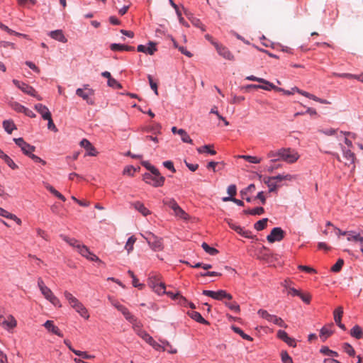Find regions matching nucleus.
<instances>
[{"instance_id": "052dcab7", "label": "nucleus", "mask_w": 363, "mask_h": 363, "mask_svg": "<svg viewBox=\"0 0 363 363\" xmlns=\"http://www.w3.org/2000/svg\"><path fill=\"white\" fill-rule=\"evenodd\" d=\"M225 305L234 312L238 313L240 311V306L236 302H225Z\"/></svg>"}, {"instance_id": "13d9d810", "label": "nucleus", "mask_w": 363, "mask_h": 363, "mask_svg": "<svg viewBox=\"0 0 363 363\" xmlns=\"http://www.w3.org/2000/svg\"><path fill=\"white\" fill-rule=\"evenodd\" d=\"M146 54L152 55L157 51L156 43L152 41L148 43V47L146 48Z\"/></svg>"}, {"instance_id": "f03ea898", "label": "nucleus", "mask_w": 363, "mask_h": 363, "mask_svg": "<svg viewBox=\"0 0 363 363\" xmlns=\"http://www.w3.org/2000/svg\"><path fill=\"white\" fill-rule=\"evenodd\" d=\"M162 203L173 211L174 215L176 217L183 220H187L189 218L188 214L179 206L174 199L165 198L162 200Z\"/></svg>"}, {"instance_id": "f8f14e48", "label": "nucleus", "mask_w": 363, "mask_h": 363, "mask_svg": "<svg viewBox=\"0 0 363 363\" xmlns=\"http://www.w3.org/2000/svg\"><path fill=\"white\" fill-rule=\"evenodd\" d=\"M77 249H78L79 253L82 256L86 257V259H89L91 261H99V262H101L99 258L96 255H95L94 253H92L86 245H77Z\"/></svg>"}, {"instance_id": "ea45409f", "label": "nucleus", "mask_w": 363, "mask_h": 363, "mask_svg": "<svg viewBox=\"0 0 363 363\" xmlns=\"http://www.w3.org/2000/svg\"><path fill=\"white\" fill-rule=\"evenodd\" d=\"M320 352L322 353L323 354L327 355V356H333V357L339 356V354L336 351L329 349V347L327 346H323L320 349Z\"/></svg>"}, {"instance_id": "f257e3e1", "label": "nucleus", "mask_w": 363, "mask_h": 363, "mask_svg": "<svg viewBox=\"0 0 363 363\" xmlns=\"http://www.w3.org/2000/svg\"><path fill=\"white\" fill-rule=\"evenodd\" d=\"M280 157L274 158L270 160L271 162L282 160L287 163L292 164L296 162L299 158L298 153L291 148H280L279 153Z\"/></svg>"}, {"instance_id": "bf43d9fd", "label": "nucleus", "mask_w": 363, "mask_h": 363, "mask_svg": "<svg viewBox=\"0 0 363 363\" xmlns=\"http://www.w3.org/2000/svg\"><path fill=\"white\" fill-rule=\"evenodd\" d=\"M210 113H212V114H215L217 116V117L218 118V119L221 120L223 121L225 125H229V123L228 121L224 118L223 117L218 111L217 110V107L216 106H213L211 111H210Z\"/></svg>"}, {"instance_id": "bb28decb", "label": "nucleus", "mask_w": 363, "mask_h": 363, "mask_svg": "<svg viewBox=\"0 0 363 363\" xmlns=\"http://www.w3.org/2000/svg\"><path fill=\"white\" fill-rule=\"evenodd\" d=\"M333 325V324L330 323L329 325L323 326L320 329V337L323 339V341H325V340L333 333V331L330 329Z\"/></svg>"}, {"instance_id": "9b49d317", "label": "nucleus", "mask_w": 363, "mask_h": 363, "mask_svg": "<svg viewBox=\"0 0 363 363\" xmlns=\"http://www.w3.org/2000/svg\"><path fill=\"white\" fill-rule=\"evenodd\" d=\"M41 294L43 295L45 298L49 301L52 305L57 307H61L60 300L54 295L52 291L48 286L43 287L42 289L40 290Z\"/></svg>"}, {"instance_id": "37998d69", "label": "nucleus", "mask_w": 363, "mask_h": 363, "mask_svg": "<svg viewBox=\"0 0 363 363\" xmlns=\"http://www.w3.org/2000/svg\"><path fill=\"white\" fill-rule=\"evenodd\" d=\"M267 221H268L267 218H262V219L257 221L254 224L255 229L257 230V231L262 230L263 229L265 228Z\"/></svg>"}, {"instance_id": "a19ab883", "label": "nucleus", "mask_w": 363, "mask_h": 363, "mask_svg": "<svg viewBox=\"0 0 363 363\" xmlns=\"http://www.w3.org/2000/svg\"><path fill=\"white\" fill-rule=\"evenodd\" d=\"M201 247L203 250L210 255H216L218 253V250L217 249L209 246L206 242H203Z\"/></svg>"}, {"instance_id": "8fccbe9b", "label": "nucleus", "mask_w": 363, "mask_h": 363, "mask_svg": "<svg viewBox=\"0 0 363 363\" xmlns=\"http://www.w3.org/2000/svg\"><path fill=\"white\" fill-rule=\"evenodd\" d=\"M342 349L349 356L354 357L355 355V351L350 344L345 342Z\"/></svg>"}, {"instance_id": "cd10ccee", "label": "nucleus", "mask_w": 363, "mask_h": 363, "mask_svg": "<svg viewBox=\"0 0 363 363\" xmlns=\"http://www.w3.org/2000/svg\"><path fill=\"white\" fill-rule=\"evenodd\" d=\"M255 189V185L254 184H250L247 187L243 189L240 191V195L243 199H245L247 202H252V199L251 197H245V195H247L248 193H252Z\"/></svg>"}, {"instance_id": "4468645a", "label": "nucleus", "mask_w": 363, "mask_h": 363, "mask_svg": "<svg viewBox=\"0 0 363 363\" xmlns=\"http://www.w3.org/2000/svg\"><path fill=\"white\" fill-rule=\"evenodd\" d=\"M212 43L215 46L219 55L222 56L223 58L228 60H234L233 55L230 52V51L226 47L219 45L217 43L212 42Z\"/></svg>"}, {"instance_id": "473e14b6", "label": "nucleus", "mask_w": 363, "mask_h": 363, "mask_svg": "<svg viewBox=\"0 0 363 363\" xmlns=\"http://www.w3.org/2000/svg\"><path fill=\"white\" fill-rule=\"evenodd\" d=\"M77 313H78L82 318L85 319H89V314L87 309L84 307V306L81 303L78 306L74 309Z\"/></svg>"}, {"instance_id": "6e6d98bb", "label": "nucleus", "mask_w": 363, "mask_h": 363, "mask_svg": "<svg viewBox=\"0 0 363 363\" xmlns=\"http://www.w3.org/2000/svg\"><path fill=\"white\" fill-rule=\"evenodd\" d=\"M136 239L134 236H130L127 242H126V244L125 245V248L126 249V250L128 251V252L129 253L130 251L133 250V245L135 242Z\"/></svg>"}, {"instance_id": "58836bf2", "label": "nucleus", "mask_w": 363, "mask_h": 363, "mask_svg": "<svg viewBox=\"0 0 363 363\" xmlns=\"http://www.w3.org/2000/svg\"><path fill=\"white\" fill-rule=\"evenodd\" d=\"M60 236L64 241H65L67 243H68L70 246L73 247L77 248V245H80L79 241L75 238H70L67 235L62 234H61Z\"/></svg>"}, {"instance_id": "393cba45", "label": "nucleus", "mask_w": 363, "mask_h": 363, "mask_svg": "<svg viewBox=\"0 0 363 363\" xmlns=\"http://www.w3.org/2000/svg\"><path fill=\"white\" fill-rule=\"evenodd\" d=\"M188 315L193 320H194L195 321H196L199 323L204 324V325H209V322L208 320H205L202 317V315H201V313L199 312L193 311L189 312Z\"/></svg>"}, {"instance_id": "de8ad7c7", "label": "nucleus", "mask_w": 363, "mask_h": 363, "mask_svg": "<svg viewBox=\"0 0 363 363\" xmlns=\"http://www.w3.org/2000/svg\"><path fill=\"white\" fill-rule=\"evenodd\" d=\"M1 159L12 169H16L18 168V166L15 164V162L13 161V160L9 156H8L6 154L3 155V157Z\"/></svg>"}, {"instance_id": "0e129e2a", "label": "nucleus", "mask_w": 363, "mask_h": 363, "mask_svg": "<svg viewBox=\"0 0 363 363\" xmlns=\"http://www.w3.org/2000/svg\"><path fill=\"white\" fill-rule=\"evenodd\" d=\"M281 357L283 363H294L292 358L289 355L286 351L281 352Z\"/></svg>"}, {"instance_id": "3c124183", "label": "nucleus", "mask_w": 363, "mask_h": 363, "mask_svg": "<svg viewBox=\"0 0 363 363\" xmlns=\"http://www.w3.org/2000/svg\"><path fill=\"white\" fill-rule=\"evenodd\" d=\"M160 342H162L163 345H164L166 350L167 352L170 354H176L177 352V350L176 348H174L172 345L165 340H160Z\"/></svg>"}, {"instance_id": "e2e57ef3", "label": "nucleus", "mask_w": 363, "mask_h": 363, "mask_svg": "<svg viewBox=\"0 0 363 363\" xmlns=\"http://www.w3.org/2000/svg\"><path fill=\"white\" fill-rule=\"evenodd\" d=\"M344 264V261L342 259H339L336 263L331 267V271L333 272H338L342 269Z\"/></svg>"}, {"instance_id": "ddd939ff", "label": "nucleus", "mask_w": 363, "mask_h": 363, "mask_svg": "<svg viewBox=\"0 0 363 363\" xmlns=\"http://www.w3.org/2000/svg\"><path fill=\"white\" fill-rule=\"evenodd\" d=\"M17 325V322L14 317L9 315L7 318L2 315H0V325L6 330H11L15 328Z\"/></svg>"}, {"instance_id": "dca6fc26", "label": "nucleus", "mask_w": 363, "mask_h": 363, "mask_svg": "<svg viewBox=\"0 0 363 363\" xmlns=\"http://www.w3.org/2000/svg\"><path fill=\"white\" fill-rule=\"evenodd\" d=\"M231 229L234 230L236 233L246 238H252V232L248 230H244L241 226L238 225L233 223H228Z\"/></svg>"}, {"instance_id": "b1692460", "label": "nucleus", "mask_w": 363, "mask_h": 363, "mask_svg": "<svg viewBox=\"0 0 363 363\" xmlns=\"http://www.w3.org/2000/svg\"><path fill=\"white\" fill-rule=\"evenodd\" d=\"M118 311L122 313L125 318L130 323H134L136 322V318L131 314V313L125 306H123L122 307H119Z\"/></svg>"}, {"instance_id": "603ef678", "label": "nucleus", "mask_w": 363, "mask_h": 363, "mask_svg": "<svg viewBox=\"0 0 363 363\" xmlns=\"http://www.w3.org/2000/svg\"><path fill=\"white\" fill-rule=\"evenodd\" d=\"M10 106L12 108V109L18 113H23L24 108L26 107L17 101H11L10 103Z\"/></svg>"}, {"instance_id": "c03bdc74", "label": "nucleus", "mask_w": 363, "mask_h": 363, "mask_svg": "<svg viewBox=\"0 0 363 363\" xmlns=\"http://www.w3.org/2000/svg\"><path fill=\"white\" fill-rule=\"evenodd\" d=\"M273 181H276L277 182H280L283 180H291L293 179V176L291 174H278L277 176L270 177Z\"/></svg>"}, {"instance_id": "4c0bfd02", "label": "nucleus", "mask_w": 363, "mask_h": 363, "mask_svg": "<svg viewBox=\"0 0 363 363\" xmlns=\"http://www.w3.org/2000/svg\"><path fill=\"white\" fill-rule=\"evenodd\" d=\"M264 183L267 185L269 192L275 191L277 189V184L274 182L270 177L264 179Z\"/></svg>"}, {"instance_id": "5fc2aeb1", "label": "nucleus", "mask_w": 363, "mask_h": 363, "mask_svg": "<svg viewBox=\"0 0 363 363\" xmlns=\"http://www.w3.org/2000/svg\"><path fill=\"white\" fill-rule=\"evenodd\" d=\"M281 87L276 86L272 83L269 82V81H267L264 85H261L260 89L266 91H270V90H275L278 91V89Z\"/></svg>"}, {"instance_id": "7ed1b4c3", "label": "nucleus", "mask_w": 363, "mask_h": 363, "mask_svg": "<svg viewBox=\"0 0 363 363\" xmlns=\"http://www.w3.org/2000/svg\"><path fill=\"white\" fill-rule=\"evenodd\" d=\"M143 237L146 240L150 248L155 252L163 250L164 245L162 238H159L152 233H147L146 235Z\"/></svg>"}, {"instance_id": "9d476101", "label": "nucleus", "mask_w": 363, "mask_h": 363, "mask_svg": "<svg viewBox=\"0 0 363 363\" xmlns=\"http://www.w3.org/2000/svg\"><path fill=\"white\" fill-rule=\"evenodd\" d=\"M284 231L280 227H274L271 233L267 236L269 242H280L284 238Z\"/></svg>"}, {"instance_id": "2eb2a0df", "label": "nucleus", "mask_w": 363, "mask_h": 363, "mask_svg": "<svg viewBox=\"0 0 363 363\" xmlns=\"http://www.w3.org/2000/svg\"><path fill=\"white\" fill-rule=\"evenodd\" d=\"M81 147H84L86 151L88 156H96L98 152L96 148L92 145L89 140L87 139H82L80 142Z\"/></svg>"}, {"instance_id": "a878e982", "label": "nucleus", "mask_w": 363, "mask_h": 363, "mask_svg": "<svg viewBox=\"0 0 363 363\" xmlns=\"http://www.w3.org/2000/svg\"><path fill=\"white\" fill-rule=\"evenodd\" d=\"M347 240L348 241L359 242L361 247H363V236H361L360 233H358L354 230H350V237H347Z\"/></svg>"}, {"instance_id": "49530a36", "label": "nucleus", "mask_w": 363, "mask_h": 363, "mask_svg": "<svg viewBox=\"0 0 363 363\" xmlns=\"http://www.w3.org/2000/svg\"><path fill=\"white\" fill-rule=\"evenodd\" d=\"M343 314V308L342 306L337 307L333 312L334 320L335 323L341 322V318Z\"/></svg>"}, {"instance_id": "412c9836", "label": "nucleus", "mask_w": 363, "mask_h": 363, "mask_svg": "<svg viewBox=\"0 0 363 363\" xmlns=\"http://www.w3.org/2000/svg\"><path fill=\"white\" fill-rule=\"evenodd\" d=\"M35 109L41 115L44 120L48 119V118L51 116V113L48 107L42 104H35Z\"/></svg>"}, {"instance_id": "aec40b11", "label": "nucleus", "mask_w": 363, "mask_h": 363, "mask_svg": "<svg viewBox=\"0 0 363 363\" xmlns=\"http://www.w3.org/2000/svg\"><path fill=\"white\" fill-rule=\"evenodd\" d=\"M49 36L52 39L57 40L59 42L65 43L67 41V39L65 36L62 30H52L49 33Z\"/></svg>"}, {"instance_id": "f704fd0d", "label": "nucleus", "mask_w": 363, "mask_h": 363, "mask_svg": "<svg viewBox=\"0 0 363 363\" xmlns=\"http://www.w3.org/2000/svg\"><path fill=\"white\" fill-rule=\"evenodd\" d=\"M45 188L51 193L54 196H55L57 198H58L59 199L62 200V201H66V199L65 197L61 194L58 191H57L52 186L47 184L45 185Z\"/></svg>"}, {"instance_id": "680f3d73", "label": "nucleus", "mask_w": 363, "mask_h": 363, "mask_svg": "<svg viewBox=\"0 0 363 363\" xmlns=\"http://www.w3.org/2000/svg\"><path fill=\"white\" fill-rule=\"evenodd\" d=\"M107 84L108 86L114 88V89H121L122 88L121 84L114 78H111L108 79Z\"/></svg>"}, {"instance_id": "4d7b16f0", "label": "nucleus", "mask_w": 363, "mask_h": 363, "mask_svg": "<svg viewBox=\"0 0 363 363\" xmlns=\"http://www.w3.org/2000/svg\"><path fill=\"white\" fill-rule=\"evenodd\" d=\"M153 291L157 293L158 295L164 294L166 293L165 285L162 282H160L153 289Z\"/></svg>"}, {"instance_id": "4be33fe9", "label": "nucleus", "mask_w": 363, "mask_h": 363, "mask_svg": "<svg viewBox=\"0 0 363 363\" xmlns=\"http://www.w3.org/2000/svg\"><path fill=\"white\" fill-rule=\"evenodd\" d=\"M64 296L67 301L69 302L71 307L74 309H75L78 305L81 303V302L77 298H75L71 293L67 291L64 292Z\"/></svg>"}, {"instance_id": "20e7f679", "label": "nucleus", "mask_w": 363, "mask_h": 363, "mask_svg": "<svg viewBox=\"0 0 363 363\" xmlns=\"http://www.w3.org/2000/svg\"><path fill=\"white\" fill-rule=\"evenodd\" d=\"M257 314L262 318L265 319L269 323H272L274 325H277L279 327L286 328L287 325L284 323V321L280 318L275 315L270 314L267 311L264 309H259L257 311Z\"/></svg>"}, {"instance_id": "69168bd1", "label": "nucleus", "mask_w": 363, "mask_h": 363, "mask_svg": "<svg viewBox=\"0 0 363 363\" xmlns=\"http://www.w3.org/2000/svg\"><path fill=\"white\" fill-rule=\"evenodd\" d=\"M147 79L150 83V88L154 91L155 94L156 95H158V91H157V83L154 82L152 80V77L151 75H147Z\"/></svg>"}, {"instance_id": "c9c22d12", "label": "nucleus", "mask_w": 363, "mask_h": 363, "mask_svg": "<svg viewBox=\"0 0 363 363\" xmlns=\"http://www.w3.org/2000/svg\"><path fill=\"white\" fill-rule=\"evenodd\" d=\"M350 335L355 337L356 339H360L362 337V330L360 326L356 325L350 330Z\"/></svg>"}, {"instance_id": "2f4dec72", "label": "nucleus", "mask_w": 363, "mask_h": 363, "mask_svg": "<svg viewBox=\"0 0 363 363\" xmlns=\"http://www.w3.org/2000/svg\"><path fill=\"white\" fill-rule=\"evenodd\" d=\"M134 208L143 216H146L150 214V211L140 201H136L133 204Z\"/></svg>"}, {"instance_id": "09e8293b", "label": "nucleus", "mask_w": 363, "mask_h": 363, "mask_svg": "<svg viewBox=\"0 0 363 363\" xmlns=\"http://www.w3.org/2000/svg\"><path fill=\"white\" fill-rule=\"evenodd\" d=\"M239 157L252 164H259L262 160L261 158L251 155H240Z\"/></svg>"}, {"instance_id": "5701e85b", "label": "nucleus", "mask_w": 363, "mask_h": 363, "mask_svg": "<svg viewBox=\"0 0 363 363\" xmlns=\"http://www.w3.org/2000/svg\"><path fill=\"white\" fill-rule=\"evenodd\" d=\"M110 49L112 51H134L135 48L133 46H129L120 43H112L110 45Z\"/></svg>"}, {"instance_id": "e433bc0d", "label": "nucleus", "mask_w": 363, "mask_h": 363, "mask_svg": "<svg viewBox=\"0 0 363 363\" xmlns=\"http://www.w3.org/2000/svg\"><path fill=\"white\" fill-rule=\"evenodd\" d=\"M178 134L180 135L181 140H182L183 143H189V144L192 143V142H193L192 140L191 139L189 134L186 133V131L185 130L182 129V128L179 129Z\"/></svg>"}, {"instance_id": "a18cd8bd", "label": "nucleus", "mask_w": 363, "mask_h": 363, "mask_svg": "<svg viewBox=\"0 0 363 363\" xmlns=\"http://www.w3.org/2000/svg\"><path fill=\"white\" fill-rule=\"evenodd\" d=\"M137 334L148 344L152 341V337L143 330H137Z\"/></svg>"}, {"instance_id": "6ab92c4d", "label": "nucleus", "mask_w": 363, "mask_h": 363, "mask_svg": "<svg viewBox=\"0 0 363 363\" xmlns=\"http://www.w3.org/2000/svg\"><path fill=\"white\" fill-rule=\"evenodd\" d=\"M43 326L49 331V332H51L52 333L59 336V337H62L63 336V334L62 333L60 330V329L55 326L53 323V321L52 320H48L47 321L45 322V323L43 324Z\"/></svg>"}, {"instance_id": "338daca9", "label": "nucleus", "mask_w": 363, "mask_h": 363, "mask_svg": "<svg viewBox=\"0 0 363 363\" xmlns=\"http://www.w3.org/2000/svg\"><path fill=\"white\" fill-rule=\"evenodd\" d=\"M162 164L165 168L168 169L172 172L174 173L176 172V169L174 167V164L172 161H170V160L164 161V162H163Z\"/></svg>"}, {"instance_id": "c85d7f7f", "label": "nucleus", "mask_w": 363, "mask_h": 363, "mask_svg": "<svg viewBox=\"0 0 363 363\" xmlns=\"http://www.w3.org/2000/svg\"><path fill=\"white\" fill-rule=\"evenodd\" d=\"M4 130L8 134H11L14 130L17 129L16 125L12 120H4L2 123Z\"/></svg>"}, {"instance_id": "864d4df0", "label": "nucleus", "mask_w": 363, "mask_h": 363, "mask_svg": "<svg viewBox=\"0 0 363 363\" xmlns=\"http://www.w3.org/2000/svg\"><path fill=\"white\" fill-rule=\"evenodd\" d=\"M149 345H151L157 351H165L166 350L164 345H163L162 342H157L153 338L152 339V341L150 342Z\"/></svg>"}, {"instance_id": "72a5a7b5", "label": "nucleus", "mask_w": 363, "mask_h": 363, "mask_svg": "<svg viewBox=\"0 0 363 363\" xmlns=\"http://www.w3.org/2000/svg\"><path fill=\"white\" fill-rule=\"evenodd\" d=\"M232 330L237 334H239L244 340H248V341H252V337L250 336L249 335L245 333L243 330L240 328L239 327H237L235 325H232L231 327Z\"/></svg>"}, {"instance_id": "0eeeda50", "label": "nucleus", "mask_w": 363, "mask_h": 363, "mask_svg": "<svg viewBox=\"0 0 363 363\" xmlns=\"http://www.w3.org/2000/svg\"><path fill=\"white\" fill-rule=\"evenodd\" d=\"M202 294L218 301H220L224 298H228V300H231L233 298L231 294L227 293L226 291L222 289L218 290L217 291L211 290H203Z\"/></svg>"}, {"instance_id": "7c9ffc66", "label": "nucleus", "mask_w": 363, "mask_h": 363, "mask_svg": "<svg viewBox=\"0 0 363 363\" xmlns=\"http://www.w3.org/2000/svg\"><path fill=\"white\" fill-rule=\"evenodd\" d=\"M264 213V209L262 206L255 207L252 209H246L243 211V213L245 215H251V216H256V215H262Z\"/></svg>"}, {"instance_id": "c756f323", "label": "nucleus", "mask_w": 363, "mask_h": 363, "mask_svg": "<svg viewBox=\"0 0 363 363\" xmlns=\"http://www.w3.org/2000/svg\"><path fill=\"white\" fill-rule=\"evenodd\" d=\"M0 216L6 218H9L16 221L18 225L21 224V220L18 218L16 215L12 214L6 210L0 207Z\"/></svg>"}, {"instance_id": "39448f33", "label": "nucleus", "mask_w": 363, "mask_h": 363, "mask_svg": "<svg viewBox=\"0 0 363 363\" xmlns=\"http://www.w3.org/2000/svg\"><path fill=\"white\" fill-rule=\"evenodd\" d=\"M143 179L145 183L154 187L162 186L165 181L164 177L162 176L161 174L155 175L154 174L145 173Z\"/></svg>"}, {"instance_id": "1a4fd4ad", "label": "nucleus", "mask_w": 363, "mask_h": 363, "mask_svg": "<svg viewBox=\"0 0 363 363\" xmlns=\"http://www.w3.org/2000/svg\"><path fill=\"white\" fill-rule=\"evenodd\" d=\"M16 145H18L23 153L26 156L30 155L35 150V147L26 143L23 138H13V140Z\"/></svg>"}, {"instance_id": "79ce46f5", "label": "nucleus", "mask_w": 363, "mask_h": 363, "mask_svg": "<svg viewBox=\"0 0 363 363\" xmlns=\"http://www.w3.org/2000/svg\"><path fill=\"white\" fill-rule=\"evenodd\" d=\"M211 146L210 145H205L203 146L199 147L197 148V152L199 153L206 152L211 155H214L216 154V152L214 150H212Z\"/></svg>"}, {"instance_id": "423d86ee", "label": "nucleus", "mask_w": 363, "mask_h": 363, "mask_svg": "<svg viewBox=\"0 0 363 363\" xmlns=\"http://www.w3.org/2000/svg\"><path fill=\"white\" fill-rule=\"evenodd\" d=\"M12 82L23 93L32 96L38 100H42V98L37 94L35 89L29 84L20 82L17 79H13Z\"/></svg>"}, {"instance_id": "774afa93", "label": "nucleus", "mask_w": 363, "mask_h": 363, "mask_svg": "<svg viewBox=\"0 0 363 363\" xmlns=\"http://www.w3.org/2000/svg\"><path fill=\"white\" fill-rule=\"evenodd\" d=\"M227 192L229 196L234 197L237 192V188L235 184H230L228 186Z\"/></svg>"}, {"instance_id": "a211bd4d", "label": "nucleus", "mask_w": 363, "mask_h": 363, "mask_svg": "<svg viewBox=\"0 0 363 363\" xmlns=\"http://www.w3.org/2000/svg\"><path fill=\"white\" fill-rule=\"evenodd\" d=\"M296 90L297 93H298L310 99H312L315 101L319 102L323 104H330V102L328 101H327L326 99H323L318 98L316 96H315L312 94H310L307 91H303L298 88H296Z\"/></svg>"}, {"instance_id": "6e6552de", "label": "nucleus", "mask_w": 363, "mask_h": 363, "mask_svg": "<svg viewBox=\"0 0 363 363\" xmlns=\"http://www.w3.org/2000/svg\"><path fill=\"white\" fill-rule=\"evenodd\" d=\"M88 86V84H84V89H77L76 94L85 100L88 104L93 105L94 104V101L90 99L89 96L94 94V90L92 89H89Z\"/></svg>"}, {"instance_id": "f3484780", "label": "nucleus", "mask_w": 363, "mask_h": 363, "mask_svg": "<svg viewBox=\"0 0 363 363\" xmlns=\"http://www.w3.org/2000/svg\"><path fill=\"white\" fill-rule=\"evenodd\" d=\"M340 147L343 157L347 161L345 162V164L350 165L354 164L355 160L354 154L350 149H346L342 145H340Z\"/></svg>"}]
</instances>
